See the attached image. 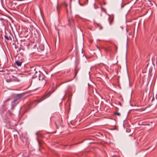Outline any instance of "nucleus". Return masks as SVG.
Masks as SVG:
<instances>
[{"label":"nucleus","instance_id":"obj_11","mask_svg":"<svg viewBox=\"0 0 157 157\" xmlns=\"http://www.w3.org/2000/svg\"><path fill=\"white\" fill-rule=\"evenodd\" d=\"M97 25L99 28L101 30L102 29V28H103L99 24H97Z\"/></svg>","mask_w":157,"mask_h":157},{"label":"nucleus","instance_id":"obj_14","mask_svg":"<svg viewBox=\"0 0 157 157\" xmlns=\"http://www.w3.org/2000/svg\"><path fill=\"white\" fill-rule=\"evenodd\" d=\"M77 73H78V71H76V70H75V75H76L77 74Z\"/></svg>","mask_w":157,"mask_h":157},{"label":"nucleus","instance_id":"obj_12","mask_svg":"<svg viewBox=\"0 0 157 157\" xmlns=\"http://www.w3.org/2000/svg\"><path fill=\"white\" fill-rule=\"evenodd\" d=\"M115 115L119 116L120 115V114L119 113H115Z\"/></svg>","mask_w":157,"mask_h":157},{"label":"nucleus","instance_id":"obj_7","mask_svg":"<svg viewBox=\"0 0 157 157\" xmlns=\"http://www.w3.org/2000/svg\"><path fill=\"white\" fill-rule=\"evenodd\" d=\"M22 62L20 61L17 60L15 62L16 64L18 66H21V65Z\"/></svg>","mask_w":157,"mask_h":157},{"label":"nucleus","instance_id":"obj_10","mask_svg":"<svg viewBox=\"0 0 157 157\" xmlns=\"http://www.w3.org/2000/svg\"><path fill=\"white\" fill-rule=\"evenodd\" d=\"M101 11L102 12H105L106 13H107V12H106V10L105 8H103L102 7H101Z\"/></svg>","mask_w":157,"mask_h":157},{"label":"nucleus","instance_id":"obj_13","mask_svg":"<svg viewBox=\"0 0 157 157\" xmlns=\"http://www.w3.org/2000/svg\"><path fill=\"white\" fill-rule=\"evenodd\" d=\"M63 5H65L66 7H67V3H66V2H64L63 3Z\"/></svg>","mask_w":157,"mask_h":157},{"label":"nucleus","instance_id":"obj_6","mask_svg":"<svg viewBox=\"0 0 157 157\" xmlns=\"http://www.w3.org/2000/svg\"><path fill=\"white\" fill-rule=\"evenodd\" d=\"M68 21L69 25L70 26H73L74 25V22L73 20L71 18H68Z\"/></svg>","mask_w":157,"mask_h":157},{"label":"nucleus","instance_id":"obj_15","mask_svg":"<svg viewBox=\"0 0 157 157\" xmlns=\"http://www.w3.org/2000/svg\"><path fill=\"white\" fill-rule=\"evenodd\" d=\"M154 100H155L154 97V96H153V97H152V100H151V101H153Z\"/></svg>","mask_w":157,"mask_h":157},{"label":"nucleus","instance_id":"obj_2","mask_svg":"<svg viewBox=\"0 0 157 157\" xmlns=\"http://www.w3.org/2000/svg\"><path fill=\"white\" fill-rule=\"evenodd\" d=\"M20 101V97L15 99L11 102V109H13L14 108L18 103Z\"/></svg>","mask_w":157,"mask_h":157},{"label":"nucleus","instance_id":"obj_21","mask_svg":"<svg viewBox=\"0 0 157 157\" xmlns=\"http://www.w3.org/2000/svg\"><path fill=\"white\" fill-rule=\"evenodd\" d=\"M122 1H123V0H122Z\"/></svg>","mask_w":157,"mask_h":157},{"label":"nucleus","instance_id":"obj_1","mask_svg":"<svg viewBox=\"0 0 157 157\" xmlns=\"http://www.w3.org/2000/svg\"><path fill=\"white\" fill-rule=\"evenodd\" d=\"M13 114L10 110L4 111L2 114V117L6 122H9L10 120L12 117Z\"/></svg>","mask_w":157,"mask_h":157},{"label":"nucleus","instance_id":"obj_9","mask_svg":"<svg viewBox=\"0 0 157 157\" xmlns=\"http://www.w3.org/2000/svg\"><path fill=\"white\" fill-rule=\"evenodd\" d=\"M4 37L5 39L7 40H11V38L10 37H9L6 35H5V36Z\"/></svg>","mask_w":157,"mask_h":157},{"label":"nucleus","instance_id":"obj_4","mask_svg":"<svg viewBox=\"0 0 157 157\" xmlns=\"http://www.w3.org/2000/svg\"><path fill=\"white\" fill-rule=\"evenodd\" d=\"M45 78L46 77L44 74L42 73L41 72L38 79L40 80L43 81V84H45L46 82V80L45 79Z\"/></svg>","mask_w":157,"mask_h":157},{"label":"nucleus","instance_id":"obj_18","mask_svg":"<svg viewBox=\"0 0 157 157\" xmlns=\"http://www.w3.org/2000/svg\"><path fill=\"white\" fill-rule=\"evenodd\" d=\"M55 124L56 125V122H55Z\"/></svg>","mask_w":157,"mask_h":157},{"label":"nucleus","instance_id":"obj_16","mask_svg":"<svg viewBox=\"0 0 157 157\" xmlns=\"http://www.w3.org/2000/svg\"><path fill=\"white\" fill-rule=\"evenodd\" d=\"M9 99H7L5 101V102H6L8 101H9Z\"/></svg>","mask_w":157,"mask_h":157},{"label":"nucleus","instance_id":"obj_3","mask_svg":"<svg viewBox=\"0 0 157 157\" xmlns=\"http://www.w3.org/2000/svg\"><path fill=\"white\" fill-rule=\"evenodd\" d=\"M49 97L48 93L44 95L41 98L37 99L34 101V103L36 104L45 99Z\"/></svg>","mask_w":157,"mask_h":157},{"label":"nucleus","instance_id":"obj_5","mask_svg":"<svg viewBox=\"0 0 157 157\" xmlns=\"http://www.w3.org/2000/svg\"><path fill=\"white\" fill-rule=\"evenodd\" d=\"M41 72H40V71H36L35 72V73L34 75L33 76V78H38V77H39V76L40 75V73Z\"/></svg>","mask_w":157,"mask_h":157},{"label":"nucleus","instance_id":"obj_8","mask_svg":"<svg viewBox=\"0 0 157 157\" xmlns=\"http://www.w3.org/2000/svg\"><path fill=\"white\" fill-rule=\"evenodd\" d=\"M108 20L109 24L110 25H111L112 22L113 21V18L112 17H110L109 18Z\"/></svg>","mask_w":157,"mask_h":157},{"label":"nucleus","instance_id":"obj_19","mask_svg":"<svg viewBox=\"0 0 157 157\" xmlns=\"http://www.w3.org/2000/svg\"><path fill=\"white\" fill-rule=\"evenodd\" d=\"M57 9H58V6H57Z\"/></svg>","mask_w":157,"mask_h":157},{"label":"nucleus","instance_id":"obj_20","mask_svg":"<svg viewBox=\"0 0 157 157\" xmlns=\"http://www.w3.org/2000/svg\"><path fill=\"white\" fill-rule=\"evenodd\" d=\"M98 48H99L98 47H97Z\"/></svg>","mask_w":157,"mask_h":157},{"label":"nucleus","instance_id":"obj_17","mask_svg":"<svg viewBox=\"0 0 157 157\" xmlns=\"http://www.w3.org/2000/svg\"><path fill=\"white\" fill-rule=\"evenodd\" d=\"M124 7V6L121 5V8H122Z\"/></svg>","mask_w":157,"mask_h":157}]
</instances>
